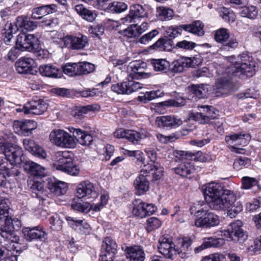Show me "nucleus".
<instances>
[{"label": "nucleus", "mask_w": 261, "mask_h": 261, "mask_svg": "<svg viewBox=\"0 0 261 261\" xmlns=\"http://www.w3.org/2000/svg\"><path fill=\"white\" fill-rule=\"evenodd\" d=\"M186 100L183 97H176L175 99H170L162 102V106L166 107H181L186 105Z\"/></svg>", "instance_id": "bf43d9fd"}, {"label": "nucleus", "mask_w": 261, "mask_h": 261, "mask_svg": "<svg viewBox=\"0 0 261 261\" xmlns=\"http://www.w3.org/2000/svg\"><path fill=\"white\" fill-rule=\"evenodd\" d=\"M183 25L181 24L179 25L170 26L168 28L165 33L167 35V37L170 38L169 39H174L181 34V31L184 30Z\"/></svg>", "instance_id": "3c124183"}, {"label": "nucleus", "mask_w": 261, "mask_h": 261, "mask_svg": "<svg viewBox=\"0 0 261 261\" xmlns=\"http://www.w3.org/2000/svg\"><path fill=\"white\" fill-rule=\"evenodd\" d=\"M231 191L229 190H225L223 191V193L219 196L208 200L207 202L210 207L216 211L226 210L229 204L228 200L229 199L228 197L231 193Z\"/></svg>", "instance_id": "4468645a"}, {"label": "nucleus", "mask_w": 261, "mask_h": 261, "mask_svg": "<svg viewBox=\"0 0 261 261\" xmlns=\"http://www.w3.org/2000/svg\"><path fill=\"white\" fill-rule=\"evenodd\" d=\"M63 72L70 76H79L77 63H69L62 66Z\"/></svg>", "instance_id": "5fc2aeb1"}, {"label": "nucleus", "mask_w": 261, "mask_h": 261, "mask_svg": "<svg viewBox=\"0 0 261 261\" xmlns=\"http://www.w3.org/2000/svg\"><path fill=\"white\" fill-rule=\"evenodd\" d=\"M243 223L238 220L231 223L226 229L221 231V236L233 241L243 242L246 240L247 236L242 228Z\"/></svg>", "instance_id": "423d86ee"}, {"label": "nucleus", "mask_w": 261, "mask_h": 261, "mask_svg": "<svg viewBox=\"0 0 261 261\" xmlns=\"http://www.w3.org/2000/svg\"><path fill=\"white\" fill-rule=\"evenodd\" d=\"M35 62L31 58L22 57L15 63L16 69L20 74H33V68Z\"/></svg>", "instance_id": "a211bd4d"}, {"label": "nucleus", "mask_w": 261, "mask_h": 261, "mask_svg": "<svg viewBox=\"0 0 261 261\" xmlns=\"http://www.w3.org/2000/svg\"><path fill=\"white\" fill-rule=\"evenodd\" d=\"M160 245L158 246L159 252L166 258L173 259L177 254L175 245L169 238L162 237L160 239Z\"/></svg>", "instance_id": "ddd939ff"}, {"label": "nucleus", "mask_w": 261, "mask_h": 261, "mask_svg": "<svg viewBox=\"0 0 261 261\" xmlns=\"http://www.w3.org/2000/svg\"><path fill=\"white\" fill-rule=\"evenodd\" d=\"M178 154L179 155L181 160H192L201 162H205L206 161L205 158L202 155V153L201 151H197L194 154L181 151Z\"/></svg>", "instance_id": "a18cd8bd"}, {"label": "nucleus", "mask_w": 261, "mask_h": 261, "mask_svg": "<svg viewBox=\"0 0 261 261\" xmlns=\"http://www.w3.org/2000/svg\"><path fill=\"white\" fill-rule=\"evenodd\" d=\"M65 219L68 224L74 230L80 233L88 234L90 232V225L86 222H84L82 220H77L76 218L70 216H65Z\"/></svg>", "instance_id": "bb28decb"}, {"label": "nucleus", "mask_w": 261, "mask_h": 261, "mask_svg": "<svg viewBox=\"0 0 261 261\" xmlns=\"http://www.w3.org/2000/svg\"><path fill=\"white\" fill-rule=\"evenodd\" d=\"M228 198V202H229V204L226 208L228 209L227 216L232 218L242 212L243 210V205L242 202L237 199L236 195L232 191Z\"/></svg>", "instance_id": "5701e85b"}, {"label": "nucleus", "mask_w": 261, "mask_h": 261, "mask_svg": "<svg viewBox=\"0 0 261 261\" xmlns=\"http://www.w3.org/2000/svg\"><path fill=\"white\" fill-rule=\"evenodd\" d=\"M127 5L121 2H113L109 4L108 8L113 13H121L126 10Z\"/></svg>", "instance_id": "6e6d98bb"}, {"label": "nucleus", "mask_w": 261, "mask_h": 261, "mask_svg": "<svg viewBox=\"0 0 261 261\" xmlns=\"http://www.w3.org/2000/svg\"><path fill=\"white\" fill-rule=\"evenodd\" d=\"M258 14L256 8L253 6H249L242 8L240 15L244 17L255 19Z\"/></svg>", "instance_id": "8fccbe9b"}, {"label": "nucleus", "mask_w": 261, "mask_h": 261, "mask_svg": "<svg viewBox=\"0 0 261 261\" xmlns=\"http://www.w3.org/2000/svg\"><path fill=\"white\" fill-rule=\"evenodd\" d=\"M49 140L53 144L61 147L74 148L76 146L73 136L60 129H54L50 132Z\"/></svg>", "instance_id": "20e7f679"}, {"label": "nucleus", "mask_w": 261, "mask_h": 261, "mask_svg": "<svg viewBox=\"0 0 261 261\" xmlns=\"http://www.w3.org/2000/svg\"><path fill=\"white\" fill-rule=\"evenodd\" d=\"M2 150L0 153H3L6 158L0 159L4 161H9L11 165L14 164H19L24 160L23 150L18 146L16 145H9L8 144H2L1 146Z\"/></svg>", "instance_id": "7ed1b4c3"}, {"label": "nucleus", "mask_w": 261, "mask_h": 261, "mask_svg": "<svg viewBox=\"0 0 261 261\" xmlns=\"http://www.w3.org/2000/svg\"><path fill=\"white\" fill-rule=\"evenodd\" d=\"M251 165V161L246 157H240L236 159L233 164L234 169L240 170L243 168H247Z\"/></svg>", "instance_id": "4d7b16f0"}, {"label": "nucleus", "mask_w": 261, "mask_h": 261, "mask_svg": "<svg viewBox=\"0 0 261 261\" xmlns=\"http://www.w3.org/2000/svg\"><path fill=\"white\" fill-rule=\"evenodd\" d=\"M197 217L195 225L197 227L208 228L217 226L220 223L219 217L208 210L201 208L194 213Z\"/></svg>", "instance_id": "f03ea898"}, {"label": "nucleus", "mask_w": 261, "mask_h": 261, "mask_svg": "<svg viewBox=\"0 0 261 261\" xmlns=\"http://www.w3.org/2000/svg\"><path fill=\"white\" fill-rule=\"evenodd\" d=\"M148 174L151 173L152 175L153 179L158 180L160 179L162 176L163 169L162 168L159 167L156 164H148V165H144V167L141 170V173H145Z\"/></svg>", "instance_id": "a19ab883"}, {"label": "nucleus", "mask_w": 261, "mask_h": 261, "mask_svg": "<svg viewBox=\"0 0 261 261\" xmlns=\"http://www.w3.org/2000/svg\"><path fill=\"white\" fill-rule=\"evenodd\" d=\"M223 187L218 183L211 182L207 184L204 190V194L207 201L211 199L219 196L223 193Z\"/></svg>", "instance_id": "c85d7f7f"}, {"label": "nucleus", "mask_w": 261, "mask_h": 261, "mask_svg": "<svg viewBox=\"0 0 261 261\" xmlns=\"http://www.w3.org/2000/svg\"><path fill=\"white\" fill-rule=\"evenodd\" d=\"M234 85L229 76H222L218 79L215 84L217 92L222 94H227L233 91Z\"/></svg>", "instance_id": "4be33fe9"}, {"label": "nucleus", "mask_w": 261, "mask_h": 261, "mask_svg": "<svg viewBox=\"0 0 261 261\" xmlns=\"http://www.w3.org/2000/svg\"><path fill=\"white\" fill-rule=\"evenodd\" d=\"M39 71L42 75L49 77H60L62 75V70L52 64L41 65Z\"/></svg>", "instance_id": "f704fd0d"}, {"label": "nucleus", "mask_w": 261, "mask_h": 261, "mask_svg": "<svg viewBox=\"0 0 261 261\" xmlns=\"http://www.w3.org/2000/svg\"><path fill=\"white\" fill-rule=\"evenodd\" d=\"M225 243L224 240L222 238L214 237L204 238L202 244L195 249L196 252H199L204 249L210 247H220Z\"/></svg>", "instance_id": "72a5a7b5"}, {"label": "nucleus", "mask_w": 261, "mask_h": 261, "mask_svg": "<svg viewBox=\"0 0 261 261\" xmlns=\"http://www.w3.org/2000/svg\"><path fill=\"white\" fill-rule=\"evenodd\" d=\"M250 139V136L248 134H234L226 137L225 140L229 144L241 145L246 143Z\"/></svg>", "instance_id": "58836bf2"}, {"label": "nucleus", "mask_w": 261, "mask_h": 261, "mask_svg": "<svg viewBox=\"0 0 261 261\" xmlns=\"http://www.w3.org/2000/svg\"><path fill=\"white\" fill-rule=\"evenodd\" d=\"M22 231L24 238L27 241L39 240L43 241L45 240L46 233L41 229H39L38 226L32 228L25 227L23 229Z\"/></svg>", "instance_id": "a878e982"}, {"label": "nucleus", "mask_w": 261, "mask_h": 261, "mask_svg": "<svg viewBox=\"0 0 261 261\" xmlns=\"http://www.w3.org/2000/svg\"><path fill=\"white\" fill-rule=\"evenodd\" d=\"M69 130L72 133L75 141H76L82 145H89L93 141V137L90 134L79 128L69 127Z\"/></svg>", "instance_id": "cd10ccee"}, {"label": "nucleus", "mask_w": 261, "mask_h": 261, "mask_svg": "<svg viewBox=\"0 0 261 261\" xmlns=\"http://www.w3.org/2000/svg\"><path fill=\"white\" fill-rule=\"evenodd\" d=\"M9 170L8 163L3 160H0V187L5 184L6 181L5 173L3 172L5 171L6 173L8 174L10 173Z\"/></svg>", "instance_id": "052dcab7"}, {"label": "nucleus", "mask_w": 261, "mask_h": 261, "mask_svg": "<svg viewBox=\"0 0 261 261\" xmlns=\"http://www.w3.org/2000/svg\"><path fill=\"white\" fill-rule=\"evenodd\" d=\"M147 15L145 8L141 5L135 4L130 6L129 14L121 18L122 22H132L135 19L144 17Z\"/></svg>", "instance_id": "aec40b11"}, {"label": "nucleus", "mask_w": 261, "mask_h": 261, "mask_svg": "<svg viewBox=\"0 0 261 261\" xmlns=\"http://www.w3.org/2000/svg\"><path fill=\"white\" fill-rule=\"evenodd\" d=\"M150 64L156 71L166 72L170 66L169 62L165 59H152Z\"/></svg>", "instance_id": "c03bdc74"}, {"label": "nucleus", "mask_w": 261, "mask_h": 261, "mask_svg": "<svg viewBox=\"0 0 261 261\" xmlns=\"http://www.w3.org/2000/svg\"><path fill=\"white\" fill-rule=\"evenodd\" d=\"M219 15L226 22H233L234 20V14L228 8H222L219 12Z\"/></svg>", "instance_id": "69168bd1"}, {"label": "nucleus", "mask_w": 261, "mask_h": 261, "mask_svg": "<svg viewBox=\"0 0 261 261\" xmlns=\"http://www.w3.org/2000/svg\"><path fill=\"white\" fill-rule=\"evenodd\" d=\"M28 18L23 16H20L17 17L15 25H14L11 22H7L4 29L2 30V35L4 41L6 44H9L13 38V34L18 30V28H24L25 23L28 22Z\"/></svg>", "instance_id": "1a4fd4ad"}, {"label": "nucleus", "mask_w": 261, "mask_h": 261, "mask_svg": "<svg viewBox=\"0 0 261 261\" xmlns=\"http://www.w3.org/2000/svg\"><path fill=\"white\" fill-rule=\"evenodd\" d=\"M184 30L199 36H202L204 34L203 30L204 25L200 21H195L191 24H184Z\"/></svg>", "instance_id": "ea45409f"}, {"label": "nucleus", "mask_w": 261, "mask_h": 261, "mask_svg": "<svg viewBox=\"0 0 261 261\" xmlns=\"http://www.w3.org/2000/svg\"><path fill=\"white\" fill-rule=\"evenodd\" d=\"M63 41L66 47H70L73 49H81L88 43V39L86 36L83 35L81 37L67 36L63 38Z\"/></svg>", "instance_id": "6ab92c4d"}, {"label": "nucleus", "mask_w": 261, "mask_h": 261, "mask_svg": "<svg viewBox=\"0 0 261 261\" xmlns=\"http://www.w3.org/2000/svg\"><path fill=\"white\" fill-rule=\"evenodd\" d=\"M54 167L70 175H75L79 169L73 163L72 154L69 151H58L54 156Z\"/></svg>", "instance_id": "f257e3e1"}, {"label": "nucleus", "mask_w": 261, "mask_h": 261, "mask_svg": "<svg viewBox=\"0 0 261 261\" xmlns=\"http://www.w3.org/2000/svg\"><path fill=\"white\" fill-rule=\"evenodd\" d=\"M157 12L159 18L162 20H169L174 15V12L172 9L164 7L158 8Z\"/></svg>", "instance_id": "864d4df0"}, {"label": "nucleus", "mask_w": 261, "mask_h": 261, "mask_svg": "<svg viewBox=\"0 0 261 261\" xmlns=\"http://www.w3.org/2000/svg\"><path fill=\"white\" fill-rule=\"evenodd\" d=\"M229 38V34L227 30L221 28L216 31L215 39L218 42L223 43Z\"/></svg>", "instance_id": "680f3d73"}, {"label": "nucleus", "mask_w": 261, "mask_h": 261, "mask_svg": "<svg viewBox=\"0 0 261 261\" xmlns=\"http://www.w3.org/2000/svg\"><path fill=\"white\" fill-rule=\"evenodd\" d=\"M155 123L159 127L170 129L181 125L182 121L175 115L161 116L156 118Z\"/></svg>", "instance_id": "2eb2a0df"}, {"label": "nucleus", "mask_w": 261, "mask_h": 261, "mask_svg": "<svg viewBox=\"0 0 261 261\" xmlns=\"http://www.w3.org/2000/svg\"><path fill=\"white\" fill-rule=\"evenodd\" d=\"M16 44L20 48L29 51L36 52L40 47L37 37L25 33H20L17 36Z\"/></svg>", "instance_id": "0eeeda50"}, {"label": "nucleus", "mask_w": 261, "mask_h": 261, "mask_svg": "<svg viewBox=\"0 0 261 261\" xmlns=\"http://www.w3.org/2000/svg\"><path fill=\"white\" fill-rule=\"evenodd\" d=\"M163 95L164 93L160 90L152 91L145 92L143 95L139 96L138 98L140 101L146 103L155 98L161 97Z\"/></svg>", "instance_id": "49530a36"}, {"label": "nucleus", "mask_w": 261, "mask_h": 261, "mask_svg": "<svg viewBox=\"0 0 261 261\" xmlns=\"http://www.w3.org/2000/svg\"><path fill=\"white\" fill-rule=\"evenodd\" d=\"M148 175L141 173L134 181V186L139 195H141L148 190L149 182L148 179Z\"/></svg>", "instance_id": "7c9ffc66"}, {"label": "nucleus", "mask_w": 261, "mask_h": 261, "mask_svg": "<svg viewBox=\"0 0 261 261\" xmlns=\"http://www.w3.org/2000/svg\"><path fill=\"white\" fill-rule=\"evenodd\" d=\"M47 107V104L43 99L37 96H34L24 105L22 110L18 109L17 111L23 112L25 114L39 115L43 114L46 111Z\"/></svg>", "instance_id": "6e6552de"}, {"label": "nucleus", "mask_w": 261, "mask_h": 261, "mask_svg": "<svg viewBox=\"0 0 261 261\" xmlns=\"http://www.w3.org/2000/svg\"><path fill=\"white\" fill-rule=\"evenodd\" d=\"M148 27L147 22H143L140 25L137 24H132L127 28L119 31V33L128 38H135L145 32L148 29Z\"/></svg>", "instance_id": "b1692460"}, {"label": "nucleus", "mask_w": 261, "mask_h": 261, "mask_svg": "<svg viewBox=\"0 0 261 261\" xmlns=\"http://www.w3.org/2000/svg\"><path fill=\"white\" fill-rule=\"evenodd\" d=\"M173 42L168 37L160 38L155 43L150 46V48L159 51H169L172 49Z\"/></svg>", "instance_id": "4c0bfd02"}, {"label": "nucleus", "mask_w": 261, "mask_h": 261, "mask_svg": "<svg viewBox=\"0 0 261 261\" xmlns=\"http://www.w3.org/2000/svg\"><path fill=\"white\" fill-rule=\"evenodd\" d=\"M100 107L97 105H87L80 107L76 109L75 115L78 116L79 118L82 117L84 114H86L88 111H94L98 110Z\"/></svg>", "instance_id": "e2e57ef3"}, {"label": "nucleus", "mask_w": 261, "mask_h": 261, "mask_svg": "<svg viewBox=\"0 0 261 261\" xmlns=\"http://www.w3.org/2000/svg\"><path fill=\"white\" fill-rule=\"evenodd\" d=\"M117 251L116 242L110 237H106L101 245L100 261H114Z\"/></svg>", "instance_id": "9d476101"}, {"label": "nucleus", "mask_w": 261, "mask_h": 261, "mask_svg": "<svg viewBox=\"0 0 261 261\" xmlns=\"http://www.w3.org/2000/svg\"><path fill=\"white\" fill-rule=\"evenodd\" d=\"M77 64L79 76L89 74L95 70L94 65L89 62H80Z\"/></svg>", "instance_id": "de8ad7c7"}, {"label": "nucleus", "mask_w": 261, "mask_h": 261, "mask_svg": "<svg viewBox=\"0 0 261 261\" xmlns=\"http://www.w3.org/2000/svg\"><path fill=\"white\" fill-rule=\"evenodd\" d=\"M133 204V214L141 218L153 214L156 210L153 204L143 202L140 199L135 200Z\"/></svg>", "instance_id": "f8f14e48"}, {"label": "nucleus", "mask_w": 261, "mask_h": 261, "mask_svg": "<svg viewBox=\"0 0 261 261\" xmlns=\"http://www.w3.org/2000/svg\"><path fill=\"white\" fill-rule=\"evenodd\" d=\"M67 184L64 181L58 180L54 177L48 179V189L57 196L64 194L67 190Z\"/></svg>", "instance_id": "393cba45"}, {"label": "nucleus", "mask_w": 261, "mask_h": 261, "mask_svg": "<svg viewBox=\"0 0 261 261\" xmlns=\"http://www.w3.org/2000/svg\"><path fill=\"white\" fill-rule=\"evenodd\" d=\"M158 34L159 31L157 30H153L151 32L141 37L137 42L141 44H146L151 41Z\"/></svg>", "instance_id": "774afa93"}, {"label": "nucleus", "mask_w": 261, "mask_h": 261, "mask_svg": "<svg viewBox=\"0 0 261 261\" xmlns=\"http://www.w3.org/2000/svg\"><path fill=\"white\" fill-rule=\"evenodd\" d=\"M75 10L83 19L90 22H92L96 17L93 11L87 9L83 5H76Z\"/></svg>", "instance_id": "79ce46f5"}, {"label": "nucleus", "mask_w": 261, "mask_h": 261, "mask_svg": "<svg viewBox=\"0 0 261 261\" xmlns=\"http://www.w3.org/2000/svg\"><path fill=\"white\" fill-rule=\"evenodd\" d=\"M57 6L55 5H47L34 8L32 11L33 18L40 19L47 14L57 11Z\"/></svg>", "instance_id": "473e14b6"}, {"label": "nucleus", "mask_w": 261, "mask_h": 261, "mask_svg": "<svg viewBox=\"0 0 261 261\" xmlns=\"http://www.w3.org/2000/svg\"><path fill=\"white\" fill-rule=\"evenodd\" d=\"M24 170L28 173L35 176H44L45 168L40 165L31 161H27L23 165Z\"/></svg>", "instance_id": "c756f323"}, {"label": "nucleus", "mask_w": 261, "mask_h": 261, "mask_svg": "<svg viewBox=\"0 0 261 261\" xmlns=\"http://www.w3.org/2000/svg\"><path fill=\"white\" fill-rule=\"evenodd\" d=\"M233 68L234 69H232L231 74L238 76L242 79L252 77L255 74V63L249 64H243V65L234 64Z\"/></svg>", "instance_id": "dca6fc26"}, {"label": "nucleus", "mask_w": 261, "mask_h": 261, "mask_svg": "<svg viewBox=\"0 0 261 261\" xmlns=\"http://www.w3.org/2000/svg\"><path fill=\"white\" fill-rule=\"evenodd\" d=\"M25 149L33 155L41 159H45L47 156L46 151L43 147L36 144L33 140L25 139L23 141Z\"/></svg>", "instance_id": "412c9836"}, {"label": "nucleus", "mask_w": 261, "mask_h": 261, "mask_svg": "<svg viewBox=\"0 0 261 261\" xmlns=\"http://www.w3.org/2000/svg\"><path fill=\"white\" fill-rule=\"evenodd\" d=\"M198 110H201L202 113H204V114H205V116H208V118L212 120L217 118L218 111L212 106L203 105L198 106Z\"/></svg>", "instance_id": "13d9d810"}, {"label": "nucleus", "mask_w": 261, "mask_h": 261, "mask_svg": "<svg viewBox=\"0 0 261 261\" xmlns=\"http://www.w3.org/2000/svg\"><path fill=\"white\" fill-rule=\"evenodd\" d=\"M144 137L145 135L141 134L138 132L133 130H127V134L126 139L132 142L134 144H137L140 139Z\"/></svg>", "instance_id": "0e129e2a"}, {"label": "nucleus", "mask_w": 261, "mask_h": 261, "mask_svg": "<svg viewBox=\"0 0 261 261\" xmlns=\"http://www.w3.org/2000/svg\"><path fill=\"white\" fill-rule=\"evenodd\" d=\"M192 241L190 239L186 238L181 240L179 242L180 247L179 248L177 249V254H181L182 258L186 256V254L189 253L191 250L190 246L191 245Z\"/></svg>", "instance_id": "09e8293b"}, {"label": "nucleus", "mask_w": 261, "mask_h": 261, "mask_svg": "<svg viewBox=\"0 0 261 261\" xmlns=\"http://www.w3.org/2000/svg\"><path fill=\"white\" fill-rule=\"evenodd\" d=\"M146 64L140 61H135L130 63L129 67L131 69L132 72L130 75L132 79H139L144 74V69Z\"/></svg>", "instance_id": "e433bc0d"}, {"label": "nucleus", "mask_w": 261, "mask_h": 261, "mask_svg": "<svg viewBox=\"0 0 261 261\" xmlns=\"http://www.w3.org/2000/svg\"><path fill=\"white\" fill-rule=\"evenodd\" d=\"M76 191V196L79 198L86 197L90 201L97 198L98 196L94 185L89 181L81 182L77 186Z\"/></svg>", "instance_id": "9b49d317"}, {"label": "nucleus", "mask_w": 261, "mask_h": 261, "mask_svg": "<svg viewBox=\"0 0 261 261\" xmlns=\"http://www.w3.org/2000/svg\"><path fill=\"white\" fill-rule=\"evenodd\" d=\"M161 226V221L157 218L151 217L147 220L146 229L149 232L152 230L159 228Z\"/></svg>", "instance_id": "338daca9"}, {"label": "nucleus", "mask_w": 261, "mask_h": 261, "mask_svg": "<svg viewBox=\"0 0 261 261\" xmlns=\"http://www.w3.org/2000/svg\"><path fill=\"white\" fill-rule=\"evenodd\" d=\"M4 224L0 223V234L5 239L11 242L17 243L19 237L15 234V230H18L20 226V222L11 218L5 220Z\"/></svg>", "instance_id": "39448f33"}, {"label": "nucleus", "mask_w": 261, "mask_h": 261, "mask_svg": "<svg viewBox=\"0 0 261 261\" xmlns=\"http://www.w3.org/2000/svg\"><path fill=\"white\" fill-rule=\"evenodd\" d=\"M188 90L199 98L205 97L208 92L207 88L203 84L193 85L188 87Z\"/></svg>", "instance_id": "37998d69"}, {"label": "nucleus", "mask_w": 261, "mask_h": 261, "mask_svg": "<svg viewBox=\"0 0 261 261\" xmlns=\"http://www.w3.org/2000/svg\"><path fill=\"white\" fill-rule=\"evenodd\" d=\"M126 251L129 261H144L145 258V252L140 246L128 247Z\"/></svg>", "instance_id": "2f4dec72"}, {"label": "nucleus", "mask_w": 261, "mask_h": 261, "mask_svg": "<svg viewBox=\"0 0 261 261\" xmlns=\"http://www.w3.org/2000/svg\"><path fill=\"white\" fill-rule=\"evenodd\" d=\"M37 122L30 120L24 121H15L13 128L15 132L21 135H29L31 131L37 128Z\"/></svg>", "instance_id": "f3484780"}, {"label": "nucleus", "mask_w": 261, "mask_h": 261, "mask_svg": "<svg viewBox=\"0 0 261 261\" xmlns=\"http://www.w3.org/2000/svg\"><path fill=\"white\" fill-rule=\"evenodd\" d=\"M174 171L176 174L182 177L190 178L191 175L195 171L193 165L188 162H182L177 167L174 168Z\"/></svg>", "instance_id": "c9c22d12"}, {"label": "nucleus", "mask_w": 261, "mask_h": 261, "mask_svg": "<svg viewBox=\"0 0 261 261\" xmlns=\"http://www.w3.org/2000/svg\"><path fill=\"white\" fill-rule=\"evenodd\" d=\"M9 200L0 197V219H10L9 217Z\"/></svg>", "instance_id": "603ef678"}]
</instances>
